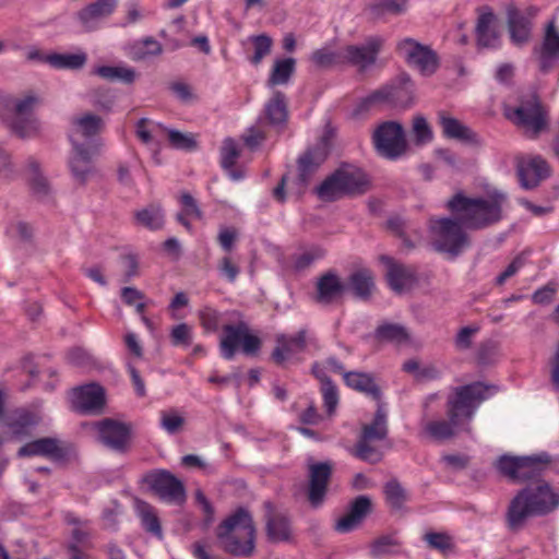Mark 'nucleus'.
Wrapping results in <instances>:
<instances>
[{
    "instance_id": "26",
    "label": "nucleus",
    "mask_w": 559,
    "mask_h": 559,
    "mask_svg": "<svg viewBox=\"0 0 559 559\" xmlns=\"http://www.w3.org/2000/svg\"><path fill=\"white\" fill-rule=\"evenodd\" d=\"M381 261L386 265V280L395 293H402L413 285L415 275L409 267L385 255L381 258Z\"/></svg>"
},
{
    "instance_id": "4",
    "label": "nucleus",
    "mask_w": 559,
    "mask_h": 559,
    "mask_svg": "<svg viewBox=\"0 0 559 559\" xmlns=\"http://www.w3.org/2000/svg\"><path fill=\"white\" fill-rule=\"evenodd\" d=\"M217 539L227 554L250 557L255 548V527L250 513L240 508L217 527Z\"/></svg>"
},
{
    "instance_id": "54",
    "label": "nucleus",
    "mask_w": 559,
    "mask_h": 559,
    "mask_svg": "<svg viewBox=\"0 0 559 559\" xmlns=\"http://www.w3.org/2000/svg\"><path fill=\"white\" fill-rule=\"evenodd\" d=\"M325 250L319 246H312L293 258V267L296 272H302L311 266L312 263L322 259Z\"/></svg>"
},
{
    "instance_id": "43",
    "label": "nucleus",
    "mask_w": 559,
    "mask_h": 559,
    "mask_svg": "<svg viewBox=\"0 0 559 559\" xmlns=\"http://www.w3.org/2000/svg\"><path fill=\"white\" fill-rule=\"evenodd\" d=\"M40 421L38 414L26 409L16 411L8 426L16 437L27 436L31 430Z\"/></svg>"
},
{
    "instance_id": "49",
    "label": "nucleus",
    "mask_w": 559,
    "mask_h": 559,
    "mask_svg": "<svg viewBox=\"0 0 559 559\" xmlns=\"http://www.w3.org/2000/svg\"><path fill=\"white\" fill-rule=\"evenodd\" d=\"M136 222L151 230L160 229L164 225V212L158 205H148L136 212Z\"/></svg>"
},
{
    "instance_id": "28",
    "label": "nucleus",
    "mask_w": 559,
    "mask_h": 559,
    "mask_svg": "<svg viewBox=\"0 0 559 559\" xmlns=\"http://www.w3.org/2000/svg\"><path fill=\"white\" fill-rule=\"evenodd\" d=\"M409 0H374L365 12L373 21H385L388 16L402 15L407 11Z\"/></svg>"
},
{
    "instance_id": "46",
    "label": "nucleus",
    "mask_w": 559,
    "mask_h": 559,
    "mask_svg": "<svg viewBox=\"0 0 559 559\" xmlns=\"http://www.w3.org/2000/svg\"><path fill=\"white\" fill-rule=\"evenodd\" d=\"M162 52L163 47L160 43L153 37H146L131 46L129 57L131 60L139 62L151 57L159 56Z\"/></svg>"
},
{
    "instance_id": "56",
    "label": "nucleus",
    "mask_w": 559,
    "mask_h": 559,
    "mask_svg": "<svg viewBox=\"0 0 559 559\" xmlns=\"http://www.w3.org/2000/svg\"><path fill=\"white\" fill-rule=\"evenodd\" d=\"M250 41L252 43L254 53L249 58V61L258 66L261 63L264 57L271 52L272 39L265 34L251 36Z\"/></svg>"
},
{
    "instance_id": "19",
    "label": "nucleus",
    "mask_w": 559,
    "mask_h": 559,
    "mask_svg": "<svg viewBox=\"0 0 559 559\" xmlns=\"http://www.w3.org/2000/svg\"><path fill=\"white\" fill-rule=\"evenodd\" d=\"M549 166L539 156L519 157L516 159V176L521 188L532 190L549 177Z\"/></svg>"
},
{
    "instance_id": "51",
    "label": "nucleus",
    "mask_w": 559,
    "mask_h": 559,
    "mask_svg": "<svg viewBox=\"0 0 559 559\" xmlns=\"http://www.w3.org/2000/svg\"><path fill=\"white\" fill-rule=\"evenodd\" d=\"M374 335L380 341L401 344L408 341L409 334L405 326L397 323H383L379 325Z\"/></svg>"
},
{
    "instance_id": "34",
    "label": "nucleus",
    "mask_w": 559,
    "mask_h": 559,
    "mask_svg": "<svg viewBox=\"0 0 559 559\" xmlns=\"http://www.w3.org/2000/svg\"><path fill=\"white\" fill-rule=\"evenodd\" d=\"M388 432V414L384 406L379 403L372 421L362 426L359 439L379 442L386 439Z\"/></svg>"
},
{
    "instance_id": "42",
    "label": "nucleus",
    "mask_w": 559,
    "mask_h": 559,
    "mask_svg": "<svg viewBox=\"0 0 559 559\" xmlns=\"http://www.w3.org/2000/svg\"><path fill=\"white\" fill-rule=\"evenodd\" d=\"M267 121L272 126H282L286 122L288 110L284 93L276 91L264 108Z\"/></svg>"
},
{
    "instance_id": "60",
    "label": "nucleus",
    "mask_w": 559,
    "mask_h": 559,
    "mask_svg": "<svg viewBox=\"0 0 559 559\" xmlns=\"http://www.w3.org/2000/svg\"><path fill=\"white\" fill-rule=\"evenodd\" d=\"M424 539L430 548L439 550L442 554L451 551L454 547L452 538L445 533L430 532L425 534Z\"/></svg>"
},
{
    "instance_id": "62",
    "label": "nucleus",
    "mask_w": 559,
    "mask_h": 559,
    "mask_svg": "<svg viewBox=\"0 0 559 559\" xmlns=\"http://www.w3.org/2000/svg\"><path fill=\"white\" fill-rule=\"evenodd\" d=\"M413 134L418 145L427 144L432 140V131L423 116H417L413 120Z\"/></svg>"
},
{
    "instance_id": "20",
    "label": "nucleus",
    "mask_w": 559,
    "mask_h": 559,
    "mask_svg": "<svg viewBox=\"0 0 559 559\" xmlns=\"http://www.w3.org/2000/svg\"><path fill=\"white\" fill-rule=\"evenodd\" d=\"M105 390L97 383L78 386L72 391V404L82 414L99 413L105 406Z\"/></svg>"
},
{
    "instance_id": "45",
    "label": "nucleus",
    "mask_w": 559,
    "mask_h": 559,
    "mask_svg": "<svg viewBox=\"0 0 559 559\" xmlns=\"http://www.w3.org/2000/svg\"><path fill=\"white\" fill-rule=\"evenodd\" d=\"M296 70V60L294 58H284L275 60L270 76L269 86L287 84Z\"/></svg>"
},
{
    "instance_id": "9",
    "label": "nucleus",
    "mask_w": 559,
    "mask_h": 559,
    "mask_svg": "<svg viewBox=\"0 0 559 559\" xmlns=\"http://www.w3.org/2000/svg\"><path fill=\"white\" fill-rule=\"evenodd\" d=\"M38 98L34 95H26L23 98H14L7 102L10 114L3 116L4 123L11 131L21 139L34 136L38 131V122L31 115Z\"/></svg>"
},
{
    "instance_id": "36",
    "label": "nucleus",
    "mask_w": 559,
    "mask_h": 559,
    "mask_svg": "<svg viewBox=\"0 0 559 559\" xmlns=\"http://www.w3.org/2000/svg\"><path fill=\"white\" fill-rule=\"evenodd\" d=\"M344 381L347 386L371 396L376 401L381 400V390L371 374L366 372H344Z\"/></svg>"
},
{
    "instance_id": "55",
    "label": "nucleus",
    "mask_w": 559,
    "mask_h": 559,
    "mask_svg": "<svg viewBox=\"0 0 559 559\" xmlns=\"http://www.w3.org/2000/svg\"><path fill=\"white\" fill-rule=\"evenodd\" d=\"M71 546L83 550L93 548L92 532L86 524L72 528L70 539L66 544V552L70 551Z\"/></svg>"
},
{
    "instance_id": "47",
    "label": "nucleus",
    "mask_w": 559,
    "mask_h": 559,
    "mask_svg": "<svg viewBox=\"0 0 559 559\" xmlns=\"http://www.w3.org/2000/svg\"><path fill=\"white\" fill-rule=\"evenodd\" d=\"M136 510L144 530L147 533H151L152 535L162 538L163 531L154 508L144 501H139Z\"/></svg>"
},
{
    "instance_id": "23",
    "label": "nucleus",
    "mask_w": 559,
    "mask_h": 559,
    "mask_svg": "<svg viewBox=\"0 0 559 559\" xmlns=\"http://www.w3.org/2000/svg\"><path fill=\"white\" fill-rule=\"evenodd\" d=\"M346 288L335 272L328 271L318 278L314 300L320 305H331L342 298Z\"/></svg>"
},
{
    "instance_id": "22",
    "label": "nucleus",
    "mask_w": 559,
    "mask_h": 559,
    "mask_svg": "<svg viewBox=\"0 0 559 559\" xmlns=\"http://www.w3.org/2000/svg\"><path fill=\"white\" fill-rule=\"evenodd\" d=\"M117 0H96L76 13L83 31L92 32L98 28L100 22L108 17L116 9Z\"/></svg>"
},
{
    "instance_id": "44",
    "label": "nucleus",
    "mask_w": 559,
    "mask_h": 559,
    "mask_svg": "<svg viewBox=\"0 0 559 559\" xmlns=\"http://www.w3.org/2000/svg\"><path fill=\"white\" fill-rule=\"evenodd\" d=\"M389 87L392 91L391 104L408 106L412 103L414 84L407 74H401L395 82L389 84Z\"/></svg>"
},
{
    "instance_id": "58",
    "label": "nucleus",
    "mask_w": 559,
    "mask_h": 559,
    "mask_svg": "<svg viewBox=\"0 0 559 559\" xmlns=\"http://www.w3.org/2000/svg\"><path fill=\"white\" fill-rule=\"evenodd\" d=\"M321 392L326 412L332 414L338 404V393L336 386L329 377L321 378Z\"/></svg>"
},
{
    "instance_id": "40",
    "label": "nucleus",
    "mask_w": 559,
    "mask_h": 559,
    "mask_svg": "<svg viewBox=\"0 0 559 559\" xmlns=\"http://www.w3.org/2000/svg\"><path fill=\"white\" fill-rule=\"evenodd\" d=\"M26 168L29 171V185L34 195L41 200H49L51 188L48 180L40 173V164L34 157L26 162Z\"/></svg>"
},
{
    "instance_id": "31",
    "label": "nucleus",
    "mask_w": 559,
    "mask_h": 559,
    "mask_svg": "<svg viewBox=\"0 0 559 559\" xmlns=\"http://www.w3.org/2000/svg\"><path fill=\"white\" fill-rule=\"evenodd\" d=\"M17 455L20 457L40 455L61 459L63 451L59 447L58 440L53 438H40L21 447Z\"/></svg>"
},
{
    "instance_id": "18",
    "label": "nucleus",
    "mask_w": 559,
    "mask_h": 559,
    "mask_svg": "<svg viewBox=\"0 0 559 559\" xmlns=\"http://www.w3.org/2000/svg\"><path fill=\"white\" fill-rule=\"evenodd\" d=\"M383 38L369 37L362 45H347L344 47L345 66L356 67L359 71L373 66L383 45Z\"/></svg>"
},
{
    "instance_id": "63",
    "label": "nucleus",
    "mask_w": 559,
    "mask_h": 559,
    "mask_svg": "<svg viewBox=\"0 0 559 559\" xmlns=\"http://www.w3.org/2000/svg\"><path fill=\"white\" fill-rule=\"evenodd\" d=\"M185 424L183 417L178 415L176 411H163L160 413V426L168 433L178 432Z\"/></svg>"
},
{
    "instance_id": "21",
    "label": "nucleus",
    "mask_w": 559,
    "mask_h": 559,
    "mask_svg": "<svg viewBox=\"0 0 559 559\" xmlns=\"http://www.w3.org/2000/svg\"><path fill=\"white\" fill-rule=\"evenodd\" d=\"M266 536L272 543L287 542L292 536L289 519L276 510L271 501L263 503Z\"/></svg>"
},
{
    "instance_id": "41",
    "label": "nucleus",
    "mask_w": 559,
    "mask_h": 559,
    "mask_svg": "<svg viewBox=\"0 0 559 559\" xmlns=\"http://www.w3.org/2000/svg\"><path fill=\"white\" fill-rule=\"evenodd\" d=\"M87 62L86 52L80 50L75 53H49L47 64L57 70H79Z\"/></svg>"
},
{
    "instance_id": "52",
    "label": "nucleus",
    "mask_w": 559,
    "mask_h": 559,
    "mask_svg": "<svg viewBox=\"0 0 559 559\" xmlns=\"http://www.w3.org/2000/svg\"><path fill=\"white\" fill-rule=\"evenodd\" d=\"M338 176L337 170H335L317 188V194L321 200L334 201L345 194Z\"/></svg>"
},
{
    "instance_id": "53",
    "label": "nucleus",
    "mask_w": 559,
    "mask_h": 559,
    "mask_svg": "<svg viewBox=\"0 0 559 559\" xmlns=\"http://www.w3.org/2000/svg\"><path fill=\"white\" fill-rule=\"evenodd\" d=\"M400 543L393 535H382L370 544V556L380 558L399 552Z\"/></svg>"
},
{
    "instance_id": "3",
    "label": "nucleus",
    "mask_w": 559,
    "mask_h": 559,
    "mask_svg": "<svg viewBox=\"0 0 559 559\" xmlns=\"http://www.w3.org/2000/svg\"><path fill=\"white\" fill-rule=\"evenodd\" d=\"M506 200V194L501 192H493L487 198H468L457 192L447 206L465 228L484 229L501 221Z\"/></svg>"
},
{
    "instance_id": "35",
    "label": "nucleus",
    "mask_w": 559,
    "mask_h": 559,
    "mask_svg": "<svg viewBox=\"0 0 559 559\" xmlns=\"http://www.w3.org/2000/svg\"><path fill=\"white\" fill-rule=\"evenodd\" d=\"M439 122L445 138L465 143H477V134L460 120L449 117L444 112H440Z\"/></svg>"
},
{
    "instance_id": "11",
    "label": "nucleus",
    "mask_w": 559,
    "mask_h": 559,
    "mask_svg": "<svg viewBox=\"0 0 559 559\" xmlns=\"http://www.w3.org/2000/svg\"><path fill=\"white\" fill-rule=\"evenodd\" d=\"M276 345L272 350L271 358L278 365H284L288 359L299 353L306 352L309 347L319 349L318 338L308 329H300L296 334H277Z\"/></svg>"
},
{
    "instance_id": "7",
    "label": "nucleus",
    "mask_w": 559,
    "mask_h": 559,
    "mask_svg": "<svg viewBox=\"0 0 559 559\" xmlns=\"http://www.w3.org/2000/svg\"><path fill=\"white\" fill-rule=\"evenodd\" d=\"M428 227L431 246L438 252L457 255L468 245L465 227L456 215L455 218H430Z\"/></svg>"
},
{
    "instance_id": "16",
    "label": "nucleus",
    "mask_w": 559,
    "mask_h": 559,
    "mask_svg": "<svg viewBox=\"0 0 559 559\" xmlns=\"http://www.w3.org/2000/svg\"><path fill=\"white\" fill-rule=\"evenodd\" d=\"M332 471L333 464L329 461L310 463L308 466L307 499L314 509L320 508L325 500Z\"/></svg>"
},
{
    "instance_id": "64",
    "label": "nucleus",
    "mask_w": 559,
    "mask_h": 559,
    "mask_svg": "<svg viewBox=\"0 0 559 559\" xmlns=\"http://www.w3.org/2000/svg\"><path fill=\"white\" fill-rule=\"evenodd\" d=\"M170 340L175 346H189L192 343V329L187 323L175 325L170 332Z\"/></svg>"
},
{
    "instance_id": "14",
    "label": "nucleus",
    "mask_w": 559,
    "mask_h": 559,
    "mask_svg": "<svg viewBox=\"0 0 559 559\" xmlns=\"http://www.w3.org/2000/svg\"><path fill=\"white\" fill-rule=\"evenodd\" d=\"M93 429L97 432L98 441L117 452H124L128 449L131 427L130 425L111 419L104 418L92 424Z\"/></svg>"
},
{
    "instance_id": "59",
    "label": "nucleus",
    "mask_w": 559,
    "mask_h": 559,
    "mask_svg": "<svg viewBox=\"0 0 559 559\" xmlns=\"http://www.w3.org/2000/svg\"><path fill=\"white\" fill-rule=\"evenodd\" d=\"M391 97H392V91L389 87V85H385L379 90H376L374 92H372L371 94L366 96L364 99H361V102L359 104V109L360 110H369L371 107L379 105V104H384V103L391 104Z\"/></svg>"
},
{
    "instance_id": "13",
    "label": "nucleus",
    "mask_w": 559,
    "mask_h": 559,
    "mask_svg": "<svg viewBox=\"0 0 559 559\" xmlns=\"http://www.w3.org/2000/svg\"><path fill=\"white\" fill-rule=\"evenodd\" d=\"M397 51L406 62L416 68L423 75L429 76L438 69L437 53L413 38H405L397 44Z\"/></svg>"
},
{
    "instance_id": "17",
    "label": "nucleus",
    "mask_w": 559,
    "mask_h": 559,
    "mask_svg": "<svg viewBox=\"0 0 559 559\" xmlns=\"http://www.w3.org/2000/svg\"><path fill=\"white\" fill-rule=\"evenodd\" d=\"M98 152V147L92 141L86 143L79 142L73 138L72 155L69 159V167L74 179L84 185L88 177L94 174L93 156Z\"/></svg>"
},
{
    "instance_id": "30",
    "label": "nucleus",
    "mask_w": 559,
    "mask_h": 559,
    "mask_svg": "<svg viewBox=\"0 0 559 559\" xmlns=\"http://www.w3.org/2000/svg\"><path fill=\"white\" fill-rule=\"evenodd\" d=\"M477 44L481 48H497L500 45V35L495 25V15L491 12L479 15L476 24Z\"/></svg>"
},
{
    "instance_id": "8",
    "label": "nucleus",
    "mask_w": 559,
    "mask_h": 559,
    "mask_svg": "<svg viewBox=\"0 0 559 559\" xmlns=\"http://www.w3.org/2000/svg\"><path fill=\"white\" fill-rule=\"evenodd\" d=\"M507 116L527 138H537L549 128L548 111L535 94L521 98Z\"/></svg>"
},
{
    "instance_id": "37",
    "label": "nucleus",
    "mask_w": 559,
    "mask_h": 559,
    "mask_svg": "<svg viewBox=\"0 0 559 559\" xmlns=\"http://www.w3.org/2000/svg\"><path fill=\"white\" fill-rule=\"evenodd\" d=\"M318 69H331L345 66L344 47L333 49L330 46L316 49L309 57Z\"/></svg>"
},
{
    "instance_id": "29",
    "label": "nucleus",
    "mask_w": 559,
    "mask_h": 559,
    "mask_svg": "<svg viewBox=\"0 0 559 559\" xmlns=\"http://www.w3.org/2000/svg\"><path fill=\"white\" fill-rule=\"evenodd\" d=\"M508 27L513 44L523 45L531 36V21L523 12L510 5L507 9Z\"/></svg>"
},
{
    "instance_id": "2",
    "label": "nucleus",
    "mask_w": 559,
    "mask_h": 559,
    "mask_svg": "<svg viewBox=\"0 0 559 559\" xmlns=\"http://www.w3.org/2000/svg\"><path fill=\"white\" fill-rule=\"evenodd\" d=\"M557 504V496L545 480L528 484L509 502L504 514L506 527L511 533H519L531 516L547 514Z\"/></svg>"
},
{
    "instance_id": "12",
    "label": "nucleus",
    "mask_w": 559,
    "mask_h": 559,
    "mask_svg": "<svg viewBox=\"0 0 559 559\" xmlns=\"http://www.w3.org/2000/svg\"><path fill=\"white\" fill-rule=\"evenodd\" d=\"M144 481L162 501L169 504H182L186 501L183 483L166 469L148 473Z\"/></svg>"
},
{
    "instance_id": "5",
    "label": "nucleus",
    "mask_w": 559,
    "mask_h": 559,
    "mask_svg": "<svg viewBox=\"0 0 559 559\" xmlns=\"http://www.w3.org/2000/svg\"><path fill=\"white\" fill-rule=\"evenodd\" d=\"M497 392L495 385L473 382L454 388L448 395L447 413L452 414L465 426L469 427L478 406Z\"/></svg>"
},
{
    "instance_id": "27",
    "label": "nucleus",
    "mask_w": 559,
    "mask_h": 559,
    "mask_svg": "<svg viewBox=\"0 0 559 559\" xmlns=\"http://www.w3.org/2000/svg\"><path fill=\"white\" fill-rule=\"evenodd\" d=\"M448 419L431 420L425 425V431L435 440H447L461 431H471V427L465 426L452 414L447 413Z\"/></svg>"
},
{
    "instance_id": "1",
    "label": "nucleus",
    "mask_w": 559,
    "mask_h": 559,
    "mask_svg": "<svg viewBox=\"0 0 559 559\" xmlns=\"http://www.w3.org/2000/svg\"><path fill=\"white\" fill-rule=\"evenodd\" d=\"M198 316L202 328L207 333L223 328L224 335L219 342V350L226 360L234 359L239 346L247 356H255L259 353L262 342L259 336L251 334L248 323L242 320V314L239 311L221 312L210 306H204L199 310Z\"/></svg>"
},
{
    "instance_id": "24",
    "label": "nucleus",
    "mask_w": 559,
    "mask_h": 559,
    "mask_svg": "<svg viewBox=\"0 0 559 559\" xmlns=\"http://www.w3.org/2000/svg\"><path fill=\"white\" fill-rule=\"evenodd\" d=\"M370 511V498L359 496L350 503L348 512L336 521L334 527L338 533H349L361 524Z\"/></svg>"
},
{
    "instance_id": "50",
    "label": "nucleus",
    "mask_w": 559,
    "mask_h": 559,
    "mask_svg": "<svg viewBox=\"0 0 559 559\" xmlns=\"http://www.w3.org/2000/svg\"><path fill=\"white\" fill-rule=\"evenodd\" d=\"M353 454L357 459L370 464H377L383 457V451L376 444V442L362 439H358L353 450Z\"/></svg>"
},
{
    "instance_id": "39",
    "label": "nucleus",
    "mask_w": 559,
    "mask_h": 559,
    "mask_svg": "<svg viewBox=\"0 0 559 559\" xmlns=\"http://www.w3.org/2000/svg\"><path fill=\"white\" fill-rule=\"evenodd\" d=\"M93 73L103 80L124 84H132L136 79L135 70L122 63L117 66H99L93 70Z\"/></svg>"
},
{
    "instance_id": "15",
    "label": "nucleus",
    "mask_w": 559,
    "mask_h": 559,
    "mask_svg": "<svg viewBox=\"0 0 559 559\" xmlns=\"http://www.w3.org/2000/svg\"><path fill=\"white\" fill-rule=\"evenodd\" d=\"M332 135V130L326 129L320 141L299 156L297 160L298 180L302 186L309 182L312 175L326 159L331 147Z\"/></svg>"
},
{
    "instance_id": "25",
    "label": "nucleus",
    "mask_w": 559,
    "mask_h": 559,
    "mask_svg": "<svg viewBox=\"0 0 559 559\" xmlns=\"http://www.w3.org/2000/svg\"><path fill=\"white\" fill-rule=\"evenodd\" d=\"M559 56V33L556 20L548 22L545 31L544 41L539 49V68L543 72L551 70Z\"/></svg>"
},
{
    "instance_id": "33",
    "label": "nucleus",
    "mask_w": 559,
    "mask_h": 559,
    "mask_svg": "<svg viewBox=\"0 0 559 559\" xmlns=\"http://www.w3.org/2000/svg\"><path fill=\"white\" fill-rule=\"evenodd\" d=\"M103 119L94 114H84L73 119V130L70 134V141L73 144V138L81 142V139L90 140L102 130Z\"/></svg>"
},
{
    "instance_id": "61",
    "label": "nucleus",
    "mask_w": 559,
    "mask_h": 559,
    "mask_svg": "<svg viewBox=\"0 0 559 559\" xmlns=\"http://www.w3.org/2000/svg\"><path fill=\"white\" fill-rule=\"evenodd\" d=\"M239 157V150L235 140L227 138L224 140L221 150V165L224 169L234 167L237 158Z\"/></svg>"
},
{
    "instance_id": "32",
    "label": "nucleus",
    "mask_w": 559,
    "mask_h": 559,
    "mask_svg": "<svg viewBox=\"0 0 559 559\" xmlns=\"http://www.w3.org/2000/svg\"><path fill=\"white\" fill-rule=\"evenodd\" d=\"M338 179L342 183L345 194L362 193L368 183L365 173L350 165L342 166L337 169Z\"/></svg>"
},
{
    "instance_id": "57",
    "label": "nucleus",
    "mask_w": 559,
    "mask_h": 559,
    "mask_svg": "<svg viewBox=\"0 0 559 559\" xmlns=\"http://www.w3.org/2000/svg\"><path fill=\"white\" fill-rule=\"evenodd\" d=\"M170 145L177 150L192 151L197 148V141L192 133L166 129Z\"/></svg>"
},
{
    "instance_id": "48",
    "label": "nucleus",
    "mask_w": 559,
    "mask_h": 559,
    "mask_svg": "<svg viewBox=\"0 0 559 559\" xmlns=\"http://www.w3.org/2000/svg\"><path fill=\"white\" fill-rule=\"evenodd\" d=\"M385 500L393 510H402L408 500V493L397 479L389 480L383 488Z\"/></svg>"
},
{
    "instance_id": "38",
    "label": "nucleus",
    "mask_w": 559,
    "mask_h": 559,
    "mask_svg": "<svg viewBox=\"0 0 559 559\" xmlns=\"http://www.w3.org/2000/svg\"><path fill=\"white\" fill-rule=\"evenodd\" d=\"M348 288L355 297L367 300L374 288V282L371 271L360 269L353 272L348 277Z\"/></svg>"
},
{
    "instance_id": "6",
    "label": "nucleus",
    "mask_w": 559,
    "mask_h": 559,
    "mask_svg": "<svg viewBox=\"0 0 559 559\" xmlns=\"http://www.w3.org/2000/svg\"><path fill=\"white\" fill-rule=\"evenodd\" d=\"M549 459L544 455L515 456L503 454L495 463L501 475L514 483L536 484L546 469Z\"/></svg>"
},
{
    "instance_id": "10",
    "label": "nucleus",
    "mask_w": 559,
    "mask_h": 559,
    "mask_svg": "<svg viewBox=\"0 0 559 559\" xmlns=\"http://www.w3.org/2000/svg\"><path fill=\"white\" fill-rule=\"evenodd\" d=\"M372 143L383 158L396 160L407 151L406 134L403 126L396 121H383L372 133Z\"/></svg>"
}]
</instances>
